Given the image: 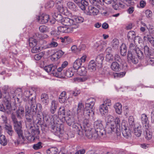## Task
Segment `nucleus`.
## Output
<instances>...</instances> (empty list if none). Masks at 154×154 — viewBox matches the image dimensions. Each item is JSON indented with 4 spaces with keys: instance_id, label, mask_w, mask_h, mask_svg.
I'll return each instance as SVG.
<instances>
[{
    "instance_id": "1",
    "label": "nucleus",
    "mask_w": 154,
    "mask_h": 154,
    "mask_svg": "<svg viewBox=\"0 0 154 154\" xmlns=\"http://www.w3.org/2000/svg\"><path fill=\"white\" fill-rule=\"evenodd\" d=\"M42 107L39 103H36L35 97H32L25 106L26 115H35L38 112L42 111Z\"/></svg>"
},
{
    "instance_id": "2",
    "label": "nucleus",
    "mask_w": 154,
    "mask_h": 154,
    "mask_svg": "<svg viewBox=\"0 0 154 154\" xmlns=\"http://www.w3.org/2000/svg\"><path fill=\"white\" fill-rule=\"evenodd\" d=\"M11 118L13 122L14 129L18 136L17 141L19 143H23L24 141L25 138L23 135L22 130L21 122L17 121L15 116H12Z\"/></svg>"
},
{
    "instance_id": "3",
    "label": "nucleus",
    "mask_w": 154,
    "mask_h": 154,
    "mask_svg": "<svg viewBox=\"0 0 154 154\" xmlns=\"http://www.w3.org/2000/svg\"><path fill=\"white\" fill-rule=\"evenodd\" d=\"M107 123L106 126V130L108 134L112 133L116 129L115 125L113 124L114 120V117L109 115L106 117Z\"/></svg>"
},
{
    "instance_id": "4",
    "label": "nucleus",
    "mask_w": 154,
    "mask_h": 154,
    "mask_svg": "<svg viewBox=\"0 0 154 154\" xmlns=\"http://www.w3.org/2000/svg\"><path fill=\"white\" fill-rule=\"evenodd\" d=\"M94 127L95 131H96L99 135L101 137L105 135L106 133V128H104L102 121L100 120H97L94 122Z\"/></svg>"
},
{
    "instance_id": "5",
    "label": "nucleus",
    "mask_w": 154,
    "mask_h": 154,
    "mask_svg": "<svg viewBox=\"0 0 154 154\" xmlns=\"http://www.w3.org/2000/svg\"><path fill=\"white\" fill-rule=\"evenodd\" d=\"M26 119L27 121L30 122L32 119L35 120L38 123H41L43 120V117L42 111L38 112L35 115H26Z\"/></svg>"
},
{
    "instance_id": "6",
    "label": "nucleus",
    "mask_w": 154,
    "mask_h": 154,
    "mask_svg": "<svg viewBox=\"0 0 154 154\" xmlns=\"http://www.w3.org/2000/svg\"><path fill=\"white\" fill-rule=\"evenodd\" d=\"M58 22L65 26H71L75 24V22L73 19L63 17L61 14H58Z\"/></svg>"
},
{
    "instance_id": "7",
    "label": "nucleus",
    "mask_w": 154,
    "mask_h": 154,
    "mask_svg": "<svg viewBox=\"0 0 154 154\" xmlns=\"http://www.w3.org/2000/svg\"><path fill=\"white\" fill-rule=\"evenodd\" d=\"M85 131V136L88 139H93L96 140L101 137L95 131L94 129L91 128L90 130L89 128L86 129Z\"/></svg>"
},
{
    "instance_id": "8",
    "label": "nucleus",
    "mask_w": 154,
    "mask_h": 154,
    "mask_svg": "<svg viewBox=\"0 0 154 154\" xmlns=\"http://www.w3.org/2000/svg\"><path fill=\"white\" fill-rule=\"evenodd\" d=\"M11 92L10 93V94L9 92H5L3 94V96L4 97V100L5 103L7 104V111L8 113H11V97H13L12 94H11Z\"/></svg>"
},
{
    "instance_id": "9",
    "label": "nucleus",
    "mask_w": 154,
    "mask_h": 154,
    "mask_svg": "<svg viewBox=\"0 0 154 154\" xmlns=\"http://www.w3.org/2000/svg\"><path fill=\"white\" fill-rule=\"evenodd\" d=\"M143 58H140L136 53L128 52V61L130 63H132L134 64H137L139 61V59L142 60Z\"/></svg>"
},
{
    "instance_id": "10",
    "label": "nucleus",
    "mask_w": 154,
    "mask_h": 154,
    "mask_svg": "<svg viewBox=\"0 0 154 154\" xmlns=\"http://www.w3.org/2000/svg\"><path fill=\"white\" fill-rule=\"evenodd\" d=\"M129 50L128 52L136 53L138 56L140 58H144V56L143 52L140 50L134 44L131 43L129 45Z\"/></svg>"
},
{
    "instance_id": "11",
    "label": "nucleus",
    "mask_w": 154,
    "mask_h": 154,
    "mask_svg": "<svg viewBox=\"0 0 154 154\" xmlns=\"http://www.w3.org/2000/svg\"><path fill=\"white\" fill-rule=\"evenodd\" d=\"M121 130L123 135L127 138L131 136V131L128 127L122 124Z\"/></svg>"
},
{
    "instance_id": "12",
    "label": "nucleus",
    "mask_w": 154,
    "mask_h": 154,
    "mask_svg": "<svg viewBox=\"0 0 154 154\" xmlns=\"http://www.w3.org/2000/svg\"><path fill=\"white\" fill-rule=\"evenodd\" d=\"M38 21L40 24H44L47 23L49 20V16L48 15L43 14L39 16L37 18Z\"/></svg>"
},
{
    "instance_id": "13",
    "label": "nucleus",
    "mask_w": 154,
    "mask_h": 154,
    "mask_svg": "<svg viewBox=\"0 0 154 154\" xmlns=\"http://www.w3.org/2000/svg\"><path fill=\"white\" fill-rule=\"evenodd\" d=\"M141 123L143 127L145 129H148L149 128V121L147 116L144 113L141 115Z\"/></svg>"
},
{
    "instance_id": "14",
    "label": "nucleus",
    "mask_w": 154,
    "mask_h": 154,
    "mask_svg": "<svg viewBox=\"0 0 154 154\" xmlns=\"http://www.w3.org/2000/svg\"><path fill=\"white\" fill-rule=\"evenodd\" d=\"M72 127L74 129V131H76L79 135L80 136H82L83 135V130L80 125L78 123L75 122L72 125Z\"/></svg>"
},
{
    "instance_id": "15",
    "label": "nucleus",
    "mask_w": 154,
    "mask_h": 154,
    "mask_svg": "<svg viewBox=\"0 0 154 154\" xmlns=\"http://www.w3.org/2000/svg\"><path fill=\"white\" fill-rule=\"evenodd\" d=\"M94 115V112L93 110L85 108V109L82 114V116L79 118H84V116L86 118H88L90 116H92Z\"/></svg>"
},
{
    "instance_id": "16",
    "label": "nucleus",
    "mask_w": 154,
    "mask_h": 154,
    "mask_svg": "<svg viewBox=\"0 0 154 154\" xmlns=\"http://www.w3.org/2000/svg\"><path fill=\"white\" fill-rule=\"evenodd\" d=\"M65 108L63 107H60L58 110V119L63 122L65 121Z\"/></svg>"
},
{
    "instance_id": "17",
    "label": "nucleus",
    "mask_w": 154,
    "mask_h": 154,
    "mask_svg": "<svg viewBox=\"0 0 154 154\" xmlns=\"http://www.w3.org/2000/svg\"><path fill=\"white\" fill-rule=\"evenodd\" d=\"M74 2L77 4L80 8L83 10L86 9V6L88 5V3L86 1L82 0H73Z\"/></svg>"
},
{
    "instance_id": "18",
    "label": "nucleus",
    "mask_w": 154,
    "mask_h": 154,
    "mask_svg": "<svg viewBox=\"0 0 154 154\" xmlns=\"http://www.w3.org/2000/svg\"><path fill=\"white\" fill-rule=\"evenodd\" d=\"M85 109L83 104L81 102H79L77 110L78 119H79L80 117L82 116V114Z\"/></svg>"
},
{
    "instance_id": "19",
    "label": "nucleus",
    "mask_w": 154,
    "mask_h": 154,
    "mask_svg": "<svg viewBox=\"0 0 154 154\" xmlns=\"http://www.w3.org/2000/svg\"><path fill=\"white\" fill-rule=\"evenodd\" d=\"M104 59V57L102 54H100L97 56L95 60V63L98 67L100 68L102 67Z\"/></svg>"
},
{
    "instance_id": "20",
    "label": "nucleus",
    "mask_w": 154,
    "mask_h": 154,
    "mask_svg": "<svg viewBox=\"0 0 154 154\" xmlns=\"http://www.w3.org/2000/svg\"><path fill=\"white\" fill-rule=\"evenodd\" d=\"M65 119L67 124L69 126L72 125L75 122L74 117L72 115H69L65 117Z\"/></svg>"
},
{
    "instance_id": "21",
    "label": "nucleus",
    "mask_w": 154,
    "mask_h": 154,
    "mask_svg": "<svg viewBox=\"0 0 154 154\" xmlns=\"http://www.w3.org/2000/svg\"><path fill=\"white\" fill-rule=\"evenodd\" d=\"M111 68L114 71H119L121 69V66L119 63L117 62H113L111 64Z\"/></svg>"
},
{
    "instance_id": "22",
    "label": "nucleus",
    "mask_w": 154,
    "mask_h": 154,
    "mask_svg": "<svg viewBox=\"0 0 154 154\" xmlns=\"http://www.w3.org/2000/svg\"><path fill=\"white\" fill-rule=\"evenodd\" d=\"M115 122L116 127H115L116 129L112 132H116L117 133L118 132H119L120 131L121 122L119 118L118 117L116 118L115 119Z\"/></svg>"
},
{
    "instance_id": "23",
    "label": "nucleus",
    "mask_w": 154,
    "mask_h": 154,
    "mask_svg": "<svg viewBox=\"0 0 154 154\" xmlns=\"http://www.w3.org/2000/svg\"><path fill=\"white\" fill-rule=\"evenodd\" d=\"M100 111L102 115H105L108 112V107L105 104H102L100 107Z\"/></svg>"
},
{
    "instance_id": "24",
    "label": "nucleus",
    "mask_w": 154,
    "mask_h": 154,
    "mask_svg": "<svg viewBox=\"0 0 154 154\" xmlns=\"http://www.w3.org/2000/svg\"><path fill=\"white\" fill-rule=\"evenodd\" d=\"M85 45L82 44L78 48L76 45H74L72 46L71 48V49L72 51L74 53H76L79 52L81 50H83L84 49L82 48H85Z\"/></svg>"
},
{
    "instance_id": "25",
    "label": "nucleus",
    "mask_w": 154,
    "mask_h": 154,
    "mask_svg": "<svg viewBox=\"0 0 154 154\" xmlns=\"http://www.w3.org/2000/svg\"><path fill=\"white\" fill-rule=\"evenodd\" d=\"M114 108L115 109L116 112L118 114H121L122 113V105L119 103H117L115 104Z\"/></svg>"
},
{
    "instance_id": "26",
    "label": "nucleus",
    "mask_w": 154,
    "mask_h": 154,
    "mask_svg": "<svg viewBox=\"0 0 154 154\" xmlns=\"http://www.w3.org/2000/svg\"><path fill=\"white\" fill-rule=\"evenodd\" d=\"M145 129L144 134L145 138L147 140H150L152 137V133L149 131V128Z\"/></svg>"
},
{
    "instance_id": "27",
    "label": "nucleus",
    "mask_w": 154,
    "mask_h": 154,
    "mask_svg": "<svg viewBox=\"0 0 154 154\" xmlns=\"http://www.w3.org/2000/svg\"><path fill=\"white\" fill-rule=\"evenodd\" d=\"M17 117L20 118L23 116L24 114V109L21 106H20L18 109L17 110Z\"/></svg>"
},
{
    "instance_id": "28",
    "label": "nucleus",
    "mask_w": 154,
    "mask_h": 154,
    "mask_svg": "<svg viewBox=\"0 0 154 154\" xmlns=\"http://www.w3.org/2000/svg\"><path fill=\"white\" fill-rule=\"evenodd\" d=\"M66 26L63 25L62 26H58V31L65 33L69 32H70V29Z\"/></svg>"
},
{
    "instance_id": "29",
    "label": "nucleus",
    "mask_w": 154,
    "mask_h": 154,
    "mask_svg": "<svg viewBox=\"0 0 154 154\" xmlns=\"http://www.w3.org/2000/svg\"><path fill=\"white\" fill-rule=\"evenodd\" d=\"M144 52L146 57L152 56L154 55V53L152 52L147 46H145L144 47Z\"/></svg>"
},
{
    "instance_id": "30",
    "label": "nucleus",
    "mask_w": 154,
    "mask_h": 154,
    "mask_svg": "<svg viewBox=\"0 0 154 154\" xmlns=\"http://www.w3.org/2000/svg\"><path fill=\"white\" fill-rule=\"evenodd\" d=\"M5 128L6 132L10 136H12L14 133V131L12 129V126L9 124L6 125H5Z\"/></svg>"
},
{
    "instance_id": "31",
    "label": "nucleus",
    "mask_w": 154,
    "mask_h": 154,
    "mask_svg": "<svg viewBox=\"0 0 154 154\" xmlns=\"http://www.w3.org/2000/svg\"><path fill=\"white\" fill-rule=\"evenodd\" d=\"M143 34L144 35L143 37L144 41H148L149 42L153 38L150 34L149 32H146L143 33Z\"/></svg>"
},
{
    "instance_id": "32",
    "label": "nucleus",
    "mask_w": 154,
    "mask_h": 154,
    "mask_svg": "<svg viewBox=\"0 0 154 154\" xmlns=\"http://www.w3.org/2000/svg\"><path fill=\"white\" fill-rule=\"evenodd\" d=\"M66 92L65 91L62 92L58 97L59 101L61 103H63L65 101L66 98Z\"/></svg>"
},
{
    "instance_id": "33",
    "label": "nucleus",
    "mask_w": 154,
    "mask_h": 154,
    "mask_svg": "<svg viewBox=\"0 0 154 154\" xmlns=\"http://www.w3.org/2000/svg\"><path fill=\"white\" fill-rule=\"evenodd\" d=\"M50 73L53 75L54 76L58 77V69L57 66L56 65H52L51 71H50Z\"/></svg>"
},
{
    "instance_id": "34",
    "label": "nucleus",
    "mask_w": 154,
    "mask_h": 154,
    "mask_svg": "<svg viewBox=\"0 0 154 154\" xmlns=\"http://www.w3.org/2000/svg\"><path fill=\"white\" fill-rule=\"evenodd\" d=\"M77 72L79 75L82 76H85L87 73L85 68L84 66H82L77 69Z\"/></svg>"
},
{
    "instance_id": "35",
    "label": "nucleus",
    "mask_w": 154,
    "mask_h": 154,
    "mask_svg": "<svg viewBox=\"0 0 154 154\" xmlns=\"http://www.w3.org/2000/svg\"><path fill=\"white\" fill-rule=\"evenodd\" d=\"M89 10L91 14L94 16L97 15L99 12V10L94 7H89Z\"/></svg>"
},
{
    "instance_id": "36",
    "label": "nucleus",
    "mask_w": 154,
    "mask_h": 154,
    "mask_svg": "<svg viewBox=\"0 0 154 154\" xmlns=\"http://www.w3.org/2000/svg\"><path fill=\"white\" fill-rule=\"evenodd\" d=\"M12 96L14 99H12V100H14V102L15 106L16 107H18V106L19 107L20 106V103L21 102V100H20V98H19L17 96H15L14 95H13Z\"/></svg>"
},
{
    "instance_id": "37",
    "label": "nucleus",
    "mask_w": 154,
    "mask_h": 154,
    "mask_svg": "<svg viewBox=\"0 0 154 154\" xmlns=\"http://www.w3.org/2000/svg\"><path fill=\"white\" fill-rule=\"evenodd\" d=\"M120 53L121 55L124 56L126 55L127 48L125 44H122L120 47Z\"/></svg>"
},
{
    "instance_id": "38",
    "label": "nucleus",
    "mask_w": 154,
    "mask_h": 154,
    "mask_svg": "<svg viewBox=\"0 0 154 154\" xmlns=\"http://www.w3.org/2000/svg\"><path fill=\"white\" fill-rule=\"evenodd\" d=\"M58 130V137L61 138L63 137V135L65 132L64 131V125L63 124L60 125L59 128Z\"/></svg>"
},
{
    "instance_id": "39",
    "label": "nucleus",
    "mask_w": 154,
    "mask_h": 154,
    "mask_svg": "<svg viewBox=\"0 0 154 154\" xmlns=\"http://www.w3.org/2000/svg\"><path fill=\"white\" fill-rule=\"evenodd\" d=\"M48 96L45 93L42 94L41 96V100L43 103L47 104L48 102Z\"/></svg>"
},
{
    "instance_id": "40",
    "label": "nucleus",
    "mask_w": 154,
    "mask_h": 154,
    "mask_svg": "<svg viewBox=\"0 0 154 154\" xmlns=\"http://www.w3.org/2000/svg\"><path fill=\"white\" fill-rule=\"evenodd\" d=\"M136 34L135 32L131 31L129 32L127 34V38L129 41L133 40L135 37Z\"/></svg>"
},
{
    "instance_id": "41",
    "label": "nucleus",
    "mask_w": 154,
    "mask_h": 154,
    "mask_svg": "<svg viewBox=\"0 0 154 154\" xmlns=\"http://www.w3.org/2000/svg\"><path fill=\"white\" fill-rule=\"evenodd\" d=\"M82 64V63L80 62V60L77 59L74 63L73 66L75 69L77 70L81 67Z\"/></svg>"
},
{
    "instance_id": "42",
    "label": "nucleus",
    "mask_w": 154,
    "mask_h": 154,
    "mask_svg": "<svg viewBox=\"0 0 154 154\" xmlns=\"http://www.w3.org/2000/svg\"><path fill=\"white\" fill-rule=\"evenodd\" d=\"M29 46L31 47H33L37 45V41L33 38H30L29 40Z\"/></svg>"
},
{
    "instance_id": "43",
    "label": "nucleus",
    "mask_w": 154,
    "mask_h": 154,
    "mask_svg": "<svg viewBox=\"0 0 154 154\" xmlns=\"http://www.w3.org/2000/svg\"><path fill=\"white\" fill-rule=\"evenodd\" d=\"M0 143L3 146H5L7 144V141L5 136L3 135L0 136Z\"/></svg>"
},
{
    "instance_id": "44",
    "label": "nucleus",
    "mask_w": 154,
    "mask_h": 154,
    "mask_svg": "<svg viewBox=\"0 0 154 154\" xmlns=\"http://www.w3.org/2000/svg\"><path fill=\"white\" fill-rule=\"evenodd\" d=\"M50 58L51 60L53 61H57L58 60V51H53Z\"/></svg>"
},
{
    "instance_id": "45",
    "label": "nucleus",
    "mask_w": 154,
    "mask_h": 154,
    "mask_svg": "<svg viewBox=\"0 0 154 154\" xmlns=\"http://www.w3.org/2000/svg\"><path fill=\"white\" fill-rule=\"evenodd\" d=\"M57 107V104L55 100H53L51 103V112L53 114L56 111Z\"/></svg>"
},
{
    "instance_id": "46",
    "label": "nucleus",
    "mask_w": 154,
    "mask_h": 154,
    "mask_svg": "<svg viewBox=\"0 0 154 154\" xmlns=\"http://www.w3.org/2000/svg\"><path fill=\"white\" fill-rule=\"evenodd\" d=\"M58 149L56 147H51L48 149L47 151L48 154H57Z\"/></svg>"
},
{
    "instance_id": "47",
    "label": "nucleus",
    "mask_w": 154,
    "mask_h": 154,
    "mask_svg": "<svg viewBox=\"0 0 154 154\" xmlns=\"http://www.w3.org/2000/svg\"><path fill=\"white\" fill-rule=\"evenodd\" d=\"M67 5L68 8L71 10L76 11V6L73 2H69L67 3Z\"/></svg>"
},
{
    "instance_id": "48",
    "label": "nucleus",
    "mask_w": 154,
    "mask_h": 154,
    "mask_svg": "<svg viewBox=\"0 0 154 154\" xmlns=\"http://www.w3.org/2000/svg\"><path fill=\"white\" fill-rule=\"evenodd\" d=\"M134 134L137 137L140 136L142 133V130L141 127H138L134 129Z\"/></svg>"
},
{
    "instance_id": "49",
    "label": "nucleus",
    "mask_w": 154,
    "mask_h": 154,
    "mask_svg": "<svg viewBox=\"0 0 154 154\" xmlns=\"http://www.w3.org/2000/svg\"><path fill=\"white\" fill-rule=\"evenodd\" d=\"M151 56L146 57V60L148 64L152 65L154 64V58L152 57Z\"/></svg>"
},
{
    "instance_id": "50",
    "label": "nucleus",
    "mask_w": 154,
    "mask_h": 154,
    "mask_svg": "<svg viewBox=\"0 0 154 154\" xmlns=\"http://www.w3.org/2000/svg\"><path fill=\"white\" fill-rule=\"evenodd\" d=\"M74 72L72 71V69H69L66 70L65 73V75L67 77H71L74 75Z\"/></svg>"
},
{
    "instance_id": "51",
    "label": "nucleus",
    "mask_w": 154,
    "mask_h": 154,
    "mask_svg": "<svg viewBox=\"0 0 154 154\" xmlns=\"http://www.w3.org/2000/svg\"><path fill=\"white\" fill-rule=\"evenodd\" d=\"M73 20L75 22V24H74L75 25L76 24V23H82L84 21V19L81 17H75Z\"/></svg>"
},
{
    "instance_id": "52",
    "label": "nucleus",
    "mask_w": 154,
    "mask_h": 154,
    "mask_svg": "<svg viewBox=\"0 0 154 154\" xmlns=\"http://www.w3.org/2000/svg\"><path fill=\"white\" fill-rule=\"evenodd\" d=\"M39 29L40 32L44 33L48 31L49 28L45 25H41L39 27Z\"/></svg>"
},
{
    "instance_id": "53",
    "label": "nucleus",
    "mask_w": 154,
    "mask_h": 154,
    "mask_svg": "<svg viewBox=\"0 0 154 154\" xmlns=\"http://www.w3.org/2000/svg\"><path fill=\"white\" fill-rule=\"evenodd\" d=\"M145 13L146 17L149 19H151L152 17V11L149 9H147L145 11Z\"/></svg>"
},
{
    "instance_id": "54",
    "label": "nucleus",
    "mask_w": 154,
    "mask_h": 154,
    "mask_svg": "<svg viewBox=\"0 0 154 154\" xmlns=\"http://www.w3.org/2000/svg\"><path fill=\"white\" fill-rule=\"evenodd\" d=\"M42 143L41 142H39L37 143L34 144L33 146V148L35 150H38L42 148Z\"/></svg>"
},
{
    "instance_id": "55",
    "label": "nucleus",
    "mask_w": 154,
    "mask_h": 154,
    "mask_svg": "<svg viewBox=\"0 0 154 154\" xmlns=\"http://www.w3.org/2000/svg\"><path fill=\"white\" fill-rule=\"evenodd\" d=\"M128 122L130 126L131 127L134 128V119L133 116H130L128 119Z\"/></svg>"
},
{
    "instance_id": "56",
    "label": "nucleus",
    "mask_w": 154,
    "mask_h": 154,
    "mask_svg": "<svg viewBox=\"0 0 154 154\" xmlns=\"http://www.w3.org/2000/svg\"><path fill=\"white\" fill-rule=\"evenodd\" d=\"M83 126L85 130L87 129V128H88L90 126V125L88 123V120L86 118L83 121Z\"/></svg>"
},
{
    "instance_id": "57",
    "label": "nucleus",
    "mask_w": 154,
    "mask_h": 154,
    "mask_svg": "<svg viewBox=\"0 0 154 154\" xmlns=\"http://www.w3.org/2000/svg\"><path fill=\"white\" fill-rule=\"evenodd\" d=\"M126 73L125 72H123L119 73H116L114 75V76L115 78H122L123 77Z\"/></svg>"
},
{
    "instance_id": "58",
    "label": "nucleus",
    "mask_w": 154,
    "mask_h": 154,
    "mask_svg": "<svg viewBox=\"0 0 154 154\" xmlns=\"http://www.w3.org/2000/svg\"><path fill=\"white\" fill-rule=\"evenodd\" d=\"M68 64L67 61H64L62 64L61 66L58 68V72L62 71L63 69L68 65Z\"/></svg>"
},
{
    "instance_id": "59",
    "label": "nucleus",
    "mask_w": 154,
    "mask_h": 154,
    "mask_svg": "<svg viewBox=\"0 0 154 154\" xmlns=\"http://www.w3.org/2000/svg\"><path fill=\"white\" fill-rule=\"evenodd\" d=\"M22 94V90L20 88H18L15 91H13L11 92V94H12L13 95H14L15 94L16 95L15 96H16L17 95H19Z\"/></svg>"
},
{
    "instance_id": "60",
    "label": "nucleus",
    "mask_w": 154,
    "mask_h": 154,
    "mask_svg": "<svg viewBox=\"0 0 154 154\" xmlns=\"http://www.w3.org/2000/svg\"><path fill=\"white\" fill-rule=\"evenodd\" d=\"M32 48L31 52L33 53H36L39 52L40 50V47L37 45Z\"/></svg>"
},
{
    "instance_id": "61",
    "label": "nucleus",
    "mask_w": 154,
    "mask_h": 154,
    "mask_svg": "<svg viewBox=\"0 0 154 154\" xmlns=\"http://www.w3.org/2000/svg\"><path fill=\"white\" fill-rule=\"evenodd\" d=\"M112 47L113 48H117L118 47L119 41L117 39H115L112 41Z\"/></svg>"
},
{
    "instance_id": "62",
    "label": "nucleus",
    "mask_w": 154,
    "mask_h": 154,
    "mask_svg": "<svg viewBox=\"0 0 154 154\" xmlns=\"http://www.w3.org/2000/svg\"><path fill=\"white\" fill-rule=\"evenodd\" d=\"M97 66L96 64L88 65V68L89 70L91 72L94 71L96 70V66Z\"/></svg>"
},
{
    "instance_id": "63",
    "label": "nucleus",
    "mask_w": 154,
    "mask_h": 154,
    "mask_svg": "<svg viewBox=\"0 0 154 154\" xmlns=\"http://www.w3.org/2000/svg\"><path fill=\"white\" fill-rule=\"evenodd\" d=\"M115 62H117L118 63H121L122 62V60L120 58L119 55L118 54H116L114 57Z\"/></svg>"
},
{
    "instance_id": "64",
    "label": "nucleus",
    "mask_w": 154,
    "mask_h": 154,
    "mask_svg": "<svg viewBox=\"0 0 154 154\" xmlns=\"http://www.w3.org/2000/svg\"><path fill=\"white\" fill-rule=\"evenodd\" d=\"M95 102V100L93 98H90L86 100L85 103H88V104H94Z\"/></svg>"
}]
</instances>
